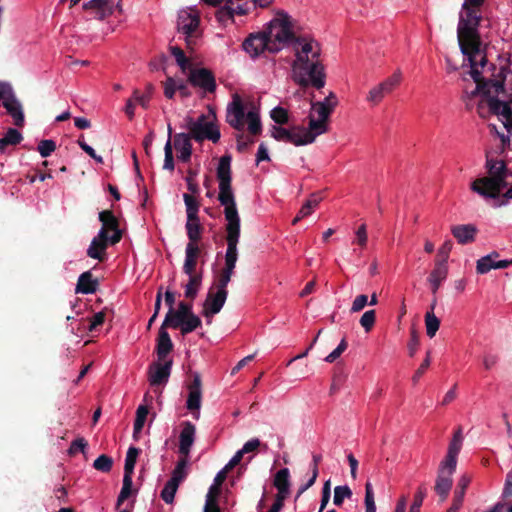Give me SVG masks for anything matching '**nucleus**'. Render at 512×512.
Segmentation results:
<instances>
[{
    "mask_svg": "<svg viewBox=\"0 0 512 512\" xmlns=\"http://www.w3.org/2000/svg\"><path fill=\"white\" fill-rule=\"evenodd\" d=\"M23 140L22 134L15 128H8L4 137L0 138V152L4 153L7 146H16Z\"/></svg>",
    "mask_w": 512,
    "mask_h": 512,
    "instance_id": "37",
    "label": "nucleus"
},
{
    "mask_svg": "<svg viewBox=\"0 0 512 512\" xmlns=\"http://www.w3.org/2000/svg\"><path fill=\"white\" fill-rule=\"evenodd\" d=\"M249 9V2L235 5L232 1L226 0L225 4L216 11L215 17L221 25L226 26L233 21L235 15H245Z\"/></svg>",
    "mask_w": 512,
    "mask_h": 512,
    "instance_id": "17",
    "label": "nucleus"
},
{
    "mask_svg": "<svg viewBox=\"0 0 512 512\" xmlns=\"http://www.w3.org/2000/svg\"><path fill=\"white\" fill-rule=\"evenodd\" d=\"M37 150L41 157L46 158L56 150V143L52 139L41 140L38 143Z\"/></svg>",
    "mask_w": 512,
    "mask_h": 512,
    "instance_id": "55",
    "label": "nucleus"
},
{
    "mask_svg": "<svg viewBox=\"0 0 512 512\" xmlns=\"http://www.w3.org/2000/svg\"><path fill=\"white\" fill-rule=\"evenodd\" d=\"M186 128L189 135L196 142L209 140L217 143L220 140L221 133L214 114H201L196 119L188 117L186 119Z\"/></svg>",
    "mask_w": 512,
    "mask_h": 512,
    "instance_id": "8",
    "label": "nucleus"
},
{
    "mask_svg": "<svg viewBox=\"0 0 512 512\" xmlns=\"http://www.w3.org/2000/svg\"><path fill=\"white\" fill-rule=\"evenodd\" d=\"M270 117L272 118V120L275 123H277L279 125L286 124L289 121V115H288L287 109H285L281 106H277V107L273 108L270 112Z\"/></svg>",
    "mask_w": 512,
    "mask_h": 512,
    "instance_id": "54",
    "label": "nucleus"
},
{
    "mask_svg": "<svg viewBox=\"0 0 512 512\" xmlns=\"http://www.w3.org/2000/svg\"><path fill=\"white\" fill-rule=\"evenodd\" d=\"M87 447V442L84 438H78L74 441H72L68 453L70 455H75L78 452H84Z\"/></svg>",
    "mask_w": 512,
    "mask_h": 512,
    "instance_id": "63",
    "label": "nucleus"
},
{
    "mask_svg": "<svg viewBox=\"0 0 512 512\" xmlns=\"http://www.w3.org/2000/svg\"><path fill=\"white\" fill-rule=\"evenodd\" d=\"M173 349V343L166 328L161 325L157 338L156 353L159 361H165Z\"/></svg>",
    "mask_w": 512,
    "mask_h": 512,
    "instance_id": "32",
    "label": "nucleus"
},
{
    "mask_svg": "<svg viewBox=\"0 0 512 512\" xmlns=\"http://www.w3.org/2000/svg\"><path fill=\"white\" fill-rule=\"evenodd\" d=\"M200 24V14L195 8L181 10L178 14V31L186 36V43L190 47L195 44V38L198 36Z\"/></svg>",
    "mask_w": 512,
    "mask_h": 512,
    "instance_id": "12",
    "label": "nucleus"
},
{
    "mask_svg": "<svg viewBox=\"0 0 512 512\" xmlns=\"http://www.w3.org/2000/svg\"><path fill=\"white\" fill-rule=\"evenodd\" d=\"M320 198L316 195H312L301 207L297 216L293 219V224H296L302 218L309 216L314 208L318 206Z\"/></svg>",
    "mask_w": 512,
    "mask_h": 512,
    "instance_id": "42",
    "label": "nucleus"
},
{
    "mask_svg": "<svg viewBox=\"0 0 512 512\" xmlns=\"http://www.w3.org/2000/svg\"><path fill=\"white\" fill-rule=\"evenodd\" d=\"M271 136L277 141L291 143L295 146H304L312 144L315 141L307 127L304 126H294L289 129L281 126H273Z\"/></svg>",
    "mask_w": 512,
    "mask_h": 512,
    "instance_id": "10",
    "label": "nucleus"
},
{
    "mask_svg": "<svg viewBox=\"0 0 512 512\" xmlns=\"http://www.w3.org/2000/svg\"><path fill=\"white\" fill-rule=\"evenodd\" d=\"M3 107L7 113L12 117L15 126L22 127L25 123V117L21 102L17 99L15 93L7 98L3 103Z\"/></svg>",
    "mask_w": 512,
    "mask_h": 512,
    "instance_id": "26",
    "label": "nucleus"
},
{
    "mask_svg": "<svg viewBox=\"0 0 512 512\" xmlns=\"http://www.w3.org/2000/svg\"><path fill=\"white\" fill-rule=\"evenodd\" d=\"M365 512H376V504L372 483L367 481L365 484L364 497Z\"/></svg>",
    "mask_w": 512,
    "mask_h": 512,
    "instance_id": "49",
    "label": "nucleus"
},
{
    "mask_svg": "<svg viewBox=\"0 0 512 512\" xmlns=\"http://www.w3.org/2000/svg\"><path fill=\"white\" fill-rule=\"evenodd\" d=\"M260 446L263 447L264 450H267V444H261V441L258 438H252L248 440L243 447L239 450L243 455L248 453L255 452Z\"/></svg>",
    "mask_w": 512,
    "mask_h": 512,
    "instance_id": "56",
    "label": "nucleus"
},
{
    "mask_svg": "<svg viewBox=\"0 0 512 512\" xmlns=\"http://www.w3.org/2000/svg\"><path fill=\"white\" fill-rule=\"evenodd\" d=\"M273 485L277 489L275 498L285 501L290 494V472L288 468H282L276 472Z\"/></svg>",
    "mask_w": 512,
    "mask_h": 512,
    "instance_id": "28",
    "label": "nucleus"
},
{
    "mask_svg": "<svg viewBox=\"0 0 512 512\" xmlns=\"http://www.w3.org/2000/svg\"><path fill=\"white\" fill-rule=\"evenodd\" d=\"M226 122L237 131H243L247 124V130L252 136L262 132L259 108L254 101L243 99L238 93H234L227 104Z\"/></svg>",
    "mask_w": 512,
    "mask_h": 512,
    "instance_id": "4",
    "label": "nucleus"
},
{
    "mask_svg": "<svg viewBox=\"0 0 512 512\" xmlns=\"http://www.w3.org/2000/svg\"><path fill=\"white\" fill-rule=\"evenodd\" d=\"M448 275V265L444 261H436L433 270L431 271L428 282L430 283L433 294H436L441 284Z\"/></svg>",
    "mask_w": 512,
    "mask_h": 512,
    "instance_id": "31",
    "label": "nucleus"
},
{
    "mask_svg": "<svg viewBox=\"0 0 512 512\" xmlns=\"http://www.w3.org/2000/svg\"><path fill=\"white\" fill-rule=\"evenodd\" d=\"M196 194H189V193H184L183 194V200H184V203H185V207H186V215H187V219L189 218V220H196V218H198V213H199V208H200V203L199 201L196 199L195 197Z\"/></svg>",
    "mask_w": 512,
    "mask_h": 512,
    "instance_id": "38",
    "label": "nucleus"
},
{
    "mask_svg": "<svg viewBox=\"0 0 512 512\" xmlns=\"http://www.w3.org/2000/svg\"><path fill=\"white\" fill-rule=\"evenodd\" d=\"M465 494L462 491L454 492L453 502L447 512H458L463 504Z\"/></svg>",
    "mask_w": 512,
    "mask_h": 512,
    "instance_id": "64",
    "label": "nucleus"
},
{
    "mask_svg": "<svg viewBox=\"0 0 512 512\" xmlns=\"http://www.w3.org/2000/svg\"><path fill=\"white\" fill-rule=\"evenodd\" d=\"M431 364L430 351L427 352L424 361L421 363L419 368L416 370L414 375L412 376V382L417 384L420 378L424 375Z\"/></svg>",
    "mask_w": 512,
    "mask_h": 512,
    "instance_id": "57",
    "label": "nucleus"
},
{
    "mask_svg": "<svg viewBox=\"0 0 512 512\" xmlns=\"http://www.w3.org/2000/svg\"><path fill=\"white\" fill-rule=\"evenodd\" d=\"M463 443V435L461 429H458L448 446L447 454L444 459L440 462L441 464H445L447 466L457 467V458L461 451Z\"/></svg>",
    "mask_w": 512,
    "mask_h": 512,
    "instance_id": "27",
    "label": "nucleus"
},
{
    "mask_svg": "<svg viewBox=\"0 0 512 512\" xmlns=\"http://www.w3.org/2000/svg\"><path fill=\"white\" fill-rule=\"evenodd\" d=\"M368 304V296L365 294H360L355 297V299L352 302L350 312L351 313H357L362 311L365 306Z\"/></svg>",
    "mask_w": 512,
    "mask_h": 512,
    "instance_id": "59",
    "label": "nucleus"
},
{
    "mask_svg": "<svg viewBox=\"0 0 512 512\" xmlns=\"http://www.w3.org/2000/svg\"><path fill=\"white\" fill-rule=\"evenodd\" d=\"M199 254V246H194L193 243H187L185 248V260L183 264V272L186 275L197 274L195 270Z\"/></svg>",
    "mask_w": 512,
    "mask_h": 512,
    "instance_id": "33",
    "label": "nucleus"
},
{
    "mask_svg": "<svg viewBox=\"0 0 512 512\" xmlns=\"http://www.w3.org/2000/svg\"><path fill=\"white\" fill-rule=\"evenodd\" d=\"M220 492H221V486L212 483L211 486L209 487L207 494H206L205 503H209V504L218 503V497L220 495Z\"/></svg>",
    "mask_w": 512,
    "mask_h": 512,
    "instance_id": "60",
    "label": "nucleus"
},
{
    "mask_svg": "<svg viewBox=\"0 0 512 512\" xmlns=\"http://www.w3.org/2000/svg\"><path fill=\"white\" fill-rule=\"evenodd\" d=\"M187 276L189 279L184 287V295L186 298L194 300L201 288L203 275L202 272H199L198 274H190Z\"/></svg>",
    "mask_w": 512,
    "mask_h": 512,
    "instance_id": "35",
    "label": "nucleus"
},
{
    "mask_svg": "<svg viewBox=\"0 0 512 512\" xmlns=\"http://www.w3.org/2000/svg\"><path fill=\"white\" fill-rule=\"evenodd\" d=\"M148 413H149V410H148L147 406H145V405L138 406V408L136 410V417H135L134 425H133V437L135 440L138 439V435L141 433V431L144 427Z\"/></svg>",
    "mask_w": 512,
    "mask_h": 512,
    "instance_id": "41",
    "label": "nucleus"
},
{
    "mask_svg": "<svg viewBox=\"0 0 512 512\" xmlns=\"http://www.w3.org/2000/svg\"><path fill=\"white\" fill-rule=\"evenodd\" d=\"M338 105V98L335 93L330 92L322 101L312 102L308 115L307 129L313 139L328 131V120Z\"/></svg>",
    "mask_w": 512,
    "mask_h": 512,
    "instance_id": "7",
    "label": "nucleus"
},
{
    "mask_svg": "<svg viewBox=\"0 0 512 512\" xmlns=\"http://www.w3.org/2000/svg\"><path fill=\"white\" fill-rule=\"evenodd\" d=\"M172 127L168 125V139L164 147V163L163 169L173 171L175 169L174 157H173V146H172Z\"/></svg>",
    "mask_w": 512,
    "mask_h": 512,
    "instance_id": "40",
    "label": "nucleus"
},
{
    "mask_svg": "<svg viewBox=\"0 0 512 512\" xmlns=\"http://www.w3.org/2000/svg\"><path fill=\"white\" fill-rule=\"evenodd\" d=\"M152 92H153V86L151 84H148L146 86L145 93H141L139 90H134L132 97L136 103H138L139 105H141L143 108L146 109L149 106Z\"/></svg>",
    "mask_w": 512,
    "mask_h": 512,
    "instance_id": "48",
    "label": "nucleus"
},
{
    "mask_svg": "<svg viewBox=\"0 0 512 512\" xmlns=\"http://www.w3.org/2000/svg\"><path fill=\"white\" fill-rule=\"evenodd\" d=\"M132 485V476L124 475L122 488L117 498V507H120L122 503L131 495Z\"/></svg>",
    "mask_w": 512,
    "mask_h": 512,
    "instance_id": "46",
    "label": "nucleus"
},
{
    "mask_svg": "<svg viewBox=\"0 0 512 512\" xmlns=\"http://www.w3.org/2000/svg\"><path fill=\"white\" fill-rule=\"evenodd\" d=\"M477 227L474 224H459L451 227V233L461 245L471 243L475 240Z\"/></svg>",
    "mask_w": 512,
    "mask_h": 512,
    "instance_id": "29",
    "label": "nucleus"
},
{
    "mask_svg": "<svg viewBox=\"0 0 512 512\" xmlns=\"http://www.w3.org/2000/svg\"><path fill=\"white\" fill-rule=\"evenodd\" d=\"M170 52L174 56L176 63L185 72L190 67V61L186 57L184 51L177 46H170Z\"/></svg>",
    "mask_w": 512,
    "mask_h": 512,
    "instance_id": "51",
    "label": "nucleus"
},
{
    "mask_svg": "<svg viewBox=\"0 0 512 512\" xmlns=\"http://www.w3.org/2000/svg\"><path fill=\"white\" fill-rule=\"evenodd\" d=\"M269 41V53L275 54L288 46H292L297 36L293 32L291 17L286 13H280L273 18L264 30Z\"/></svg>",
    "mask_w": 512,
    "mask_h": 512,
    "instance_id": "6",
    "label": "nucleus"
},
{
    "mask_svg": "<svg viewBox=\"0 0 512 512\" xmlns=\"http://www.w3.org/2000/svg\"><path fill=\"white\" fill-rule=\"evenodd\" d=\"M376 322V312L375 310H367L361 316L359 323L365 330V332H370L374 327Z\"/></svg>",
    "mask_w": 512,
    "mask_h": 512,
    "instance_id": "53",
    "label": "nucleus"
},
{
    "mask_svg": "<svg viewBox=\"0 0 512 512\" xmlns=\"http://www.w3.org/2000/svg\"><path fill=\"white\" fill-rule=\"evenodd\" d=\"M179 434L178 452L181 456L189 458L192 446L196 439V427L190 421H184Z\"/></svg>",
    "mask_w": 512,
    "mask_h": 512,
    "instance_id": "21",
    "label": "nucleus"
},
{
    "mask_svg": "<svg viewBox=\"0 0 512 512\" xmlns=\"http://www.w3.org/2000/svg\"><path fill=\"white\" fill-rule=\"evenodd\" d=\"M99 220L102 227L99 231H104V237H108L111 245L120 242L122 238V231L119 229L118 219L112 211L104 210L99 213Z\"/></svg>",
    "mask_w": 512,
    "mask_h": 512,
    "instance_id": "15",
    "label": "nucleus"
},
{
    "mask_svg": "<svg viewBox=\"0 0 512 512\" xmlns=\"http://www.w3.org/2000/svg\"><path fill=\"white\" fill-rule=\"evenodd\" d=\"M109 245H111L110 240L108 237H104V231H99L92 239L87 249V255L92 259L103 262L107 258L106 250Z\"/></svg>",
    "mask_w": 512,
    "mask_h": 512,
    "instance_id": "23",
    "label": "nucleus"
},
{
    "mask_svg": "<svg viewBox=\"0 0 512 512\" xmlns=\"http://www.w3.org/2000/svg\"><path fill=\"white\" fill-rule=\"evenodd\" d=\"M401 81L402 73L400 70H396L390 76L372 86L366 94L365 101L370 107L378 106L386 96L398 88Z\"/></svg>",
    "mask_w": 512,
    "mask_h": 512,
    "instance_id": "9",
    "label": "nucleus"
},
{
    "mask_svg": "<svg viewBox=\"0 0 512 512\" xmlns=\"http://www.w3.org/2000/svg\"><path fill=\"white\" fill-rule=\"evenodd\" d=\"M489 109L496 114L508 132L512 130V109L506 101L495 97L489 99Z\"/></svg>",
    "mask_w": 512,
    "mask_h": 512,
    "instance_id": "22",
    "label": "nucleus"
},
{
    "mask_svg": "<svg viewBox=\"0 0 512 512\" xmlns=\"http://www.w3.org/2000/svg\"><path fill=\"white\" fill-rule=\"evenodd\" d=\"M140 449L134 446L129 447L124 464V475L132 476Z\"/></svg>",
    "mask_w": 512,
    "mask_h": 512,
    "instance_id": "43",
    "label": "nucleus"
},
{
    "mask_svg": "<svg viewBox=\"0 0 512 512\" xmlns=\"http://www.w3.org/2000/svg\"><path fill=\"white\" fill-rule=\"evenodd\" d=\"M425 326L427 336L433 338L440 327V320L433 311H427L425 314Z\"/></svg>",
    "mask_w": 512,
    "mask_h": 512,
    "instance_id": "45",
    "label": "nucleus"
},
{
    "mask_svg": "<svg viewBox=\"0 0 512 512\" xmlns=\"http://www.w3.org/2000/svg\"><path fill=\"white\" fill-rule=\"evenodd\" d=\"M98 282L93 278L90 271L82 273L76 285V292L82 294H92L97 290Z\"/></svg>",
    "mask_w": 512,
    "mask_h": 512,
    "instance_id": "34",
    "label": "nucleus"
},
{
    "mask_svg": "<svg viewBox=\"0 0 512 512\" xmlns=\"http://www.w3.org/2000/svg\"><path fill=\"white\" fill-rule=\"evenodd\" d=\"M455 471L456 467L439 464L434 489L441 501H445L450 493Z\"/></svg>",
    "mask_w": 512,
    "mask_h": 512,
    "instance_id": "14",
    "label": "nucleus"
},
{
    "mask_svg": "<svg viewBox=\"0 0 512 512\" xmlns=\"http://www.w3.org/2000/svg\"><path fill=\"white\" fill-rule=\"evenodd\" d=\"M201 379L198 374L194 376L192 384L189 386V393L186 401V407L189 411H196L194 415L195 419H198L200 416V407H201Z\"/></svg>",
    "mask_w": 512,
    "mask_h": 512,
    "instance_id": "24",
    "label": "nucleus"
},
{
    "mask_svg": "<svg viewBox=\"0 0 512 512\" xmlns=\"http://www.w3.org/2000/svg\"><path fill=\"white\" fill-rule=\"evenodd\" d=\"M488 176L475 179L470 189L482 198L492 197L507 187V168L502 160L487 159Z\"/></svg>",
    "mask_w": 512,
    "mask_h": 512,
    "instance_id": "5",
    "label": "nucleus"
},
{
    "mask_svg": "<svg viewBox=\"0 0 512 512\" xmlns=\"http://www.w3.org/2000/svg\"><path fill=\"white\" fill-rule=\"evenodd\" d=\"M189 458L182 456V458L177 462L174 470L172 471V476L170 480L180 484L187 476V466H188Z\"/></svg>",
    "mask_w": 512,
    "mask_h": 512,
    "instance_id": "44",
    "label": "nucleus"
},
{
    "mask_svg": "<svg viewBox=\"0 0 512 512\" xmlns=\"http://www.w3.org/2000/svg\"><path fill=\"white\" fill-rule=\"evenodd\" d=\"M352 497V491L347 485H340L334 488L333 503L336 506H341L345 499Z\"/></svg>",
    "mask_w": 512,
    "mask_h": 512,
    "instance_id": "50",
    "label": "nucleus"
},
{
    "mask_svg": "<svg viewBox=\"0 0 512 512\" xmlns=\"http://www.w3.org/2000/svg\"><path fill=\"white\" fill-rule=\"evenodd\" d=\"M192 137L188 133H177L173 138L172 146L177 152V158L182 162H188L192 154Z\"/></svg>",
    "mask_w": 512,
    "mask_h": 512,
    "instance_id": "25",
    "label": "nucleus"
},
{
    "mask_svg": "<svg viewBox=\"0 0 512 512\" xmlns=\"http://www.w3.org/2000/svg\"><path fill=\"white\" fill-rule=\"evenodd\" d=\"M105 321V313L100 311L94 313L91 318H89L88 330L94 331L98 326L102 325Z\"/></svg>",
    "mask_w": 512,
    "mask_h": 512,
    "instance_id": "62",
    "label": "nucleus"
},
{
    "mask_svg": "<svg viewBox=\"0 0 512 512\" xmlns=\"http://www.w3.org/2000/svg\"><path fill=\"white\" fill-rule=\"evenodd\" d=\"M113 466V460L111 457L102 454L98 456L93 463V467L101 472H109L112 469Z\"/></svg>",
    "mask_w": 512,
    "mask_h": 512,
    "instance_id": "52",
    "label": "nucleus"
},
{
    "mask_svg": "<svg viewBox=\"0 0 512 512\" xmlns=\"http://www.w3.org/2000/svg\"><path fill=\"white\" fill-rule=\"evenodd\" d=\"M188 81L192 86L201 89L204 93H214L217 87L215 76L206 68L191 69Z\"/></svg>",
    "mask_w": 512,
    "mask_h": 512,
    "instance_id": "13",
    "label": "nucleus"
},
{
    "mask_svg": "<svg viewBox=\"0 0 512 512\" xmlns=\"http://www.w3.org/2000/svg\"><path fill=\"white\" fill-rule=\"evenodd\" d=\"M226 294L217 292L210 289L207 297L203 303L202 315L207 319V323L210 324L214 315L218 314L223 308L226 299Z\"/></svg>",
    "mask_w": 512,
    "mask_h": 512,
    "instance_id": "18",
    "label": "nucleus"
},
{
    "mask_svg": "<svg viewBox=\"0 0 512 512\" xmlns=\"http://www.w3.org/2000/svg\"><path fill=\"white\" fill-rule=\"evenodd\" d=\"M177 91V81L172 78L168 77L166 81L164 82V95L168 99H172Z\"/></svg>",
    "mask_w": 512,
    "mask_h": 512,
    "instance_id": "61",
    "label": "nucleus"
},
{
    "mask_svg": "<svg viewBox=\"0 0 512 512\" xmlns=\"http://www.w3.org/2000/svg\"><path fill=\"white\" fill-rule=\"evenodd\" d=\"M505 191L498 192L497 195L492 197L483 198L486 201H490L494 208H500L507 206L512 201V186L506 187Z\"/></svg>",
    "mask_w": 512,
    "mask_h": 512,
    "instance_id": "39",
    "label": "nucleus"
},
{
    "mask_svg": "<svg viewBox=\"0 0 512 512\" xmlns=\"http://www.w3.org/2000/svg\"><path fill=\"white\" fill-rule=\"evenodd\" d=\"M294 60L291 65L294 81L300 86H325L326 74L321 61V45L311 35H300L292 41Z\"/></svg>",
    "mask_w": 512,
    "mask_h": 512,
    "instance_id": "3",
    "label": "nucleus"
},
{
    "mask_svg": "<svg viewBox=\"0 0 512 512\" xmlns=\"http://www.w3.org/2000/svg\"><path fill=\"white\" fill-rule=\"evenodd\" d=\"M481 7L464 6L459 14L457 37L462 54L470 64V74L476 83L472 94L482 90L488 95L505 94L512 101V71L507 66L488 64L485 45L479 34Z\"/></svg>",
    "mask_w": 512,
    "mask_h": 512,
    "instance_id": "1",
    "label": "nucleus"
},
{
    "mask_svg": "<svg viewBox=\"0 0 512 512\" xmlns=\"http://www.w3.org/2000/svg\"><path fill=\"white\" fill-rule=\"evenodd\" d=\"M216 176L218 180V201L224 207V216L226 224V242L225 264L211 289L228 295L227 286L234 274L236 262L238 260L237 245L240 239V216L238 214L234 192L232 189L231 176V157L222 156L219 160Z\"/></svg>",
    "mask_w": 512,
    "mask_h": 512,
    "instance_id": "2",
    "label": "nucleus"
},
{
    "mask_svg": "<svg viewBox=\"0 0 512 512\" xmlns=\"http://www.w3.org/2000/svg\"><path fill=\"white\" fill-rule=\"evenodd\" d=\"M493 257H498V253L494 252L492 254L481 257L477 261V265H476L477 273L486 274L491 269L506 268L509 264H512V260L511 261H507V260L494 261Z\"/></svg>",
    "mask_w": 512,
    "mask_h": 512,
    "instance_id": "30",
    "label": "nucleus"
},
{
    "mask_svg": "<svg viewBox=\"0 0 512 512\" xmlns=\"http://www.w3.org/2000/svg\"><path fill=\"white\" fill-rule=\"evenodd\" d=\"M242 47L252 58L269 52V41L264 31L250 34L243 42Z\"/></svg>",
    "mask_w": 512,
    "mask_h": 512,
    "instance_id": "20",
    "label": "nucleus"
},
{
    "mask_svg": "<svg viewBox=\"0 0 512 512\" xmlns=\"http://www.w3.org/2000/svg\"><path fill=\"white\" fill-rule=\"evenodd\" d=\"M185 228L187 237L189 239L188 243H193L194 246H198L197 242L200 240L202 233V226L199 217L196 218V220H189L188 218L185 224Z\"/></svg>",
    "mask_w": 512,
    "mask_h": 512,
    "instance_id": "36",
    "label": "nucleus"
},
{
    "mask_svg": "<svg viewBox=\"0 0 512 512\" xmlns=\"http://www.w3.org/2000/svg\"><path fill=\"white\" fill-rule=\"evenodd\" d=\"M178 487L179 484L170 479L166 482L164 488L161 491V498L165 503L171 504L174 501Z\"/></svg>",
    "mask_w": 512,
    "mask_h": 512,
    "instance_id": "47",
    "label": "nucleus"
},
{
    "mask_svg": "<svg viewBox=\"0 0 512 512\" xmlns=\"http://www.w3.org/2000/svg\"><path fill=\"white\" fill-rule=\"evenodd\" d=\"M83 9L98 20L106 19L114 13L115 9L122 12L120 3L114 4L113 0H89L83 4Z\"/></svg>",
    "mask_w": 512,
    "mask_h": 512,
    "instance_id": "16",
    "label": "nucleus"
},
{
    "mask_svg": "<svg viewBox=\"0 0 512 512\" xmlns=\"http://www.w3.org/2000/svg\"><path fill=\"white\" fill-rule=\"evenodd\" d=\"M202 321L197 315L187 316L177 309H169L162 323L163 327L180 329L182 335H187L201 327Z\"/></svg>",
    "mask_w": 512,
    "mask_h": 512,
    "instance_id": "11",
    "label": "nucleus"
},
{
    "mask_svg": "<svg viewBox=\"0 0 512 512\" xmlns=\"http://www.w3.org/2000/svg\"><path fill=\"white\" fill-rule=\"evenodd\" d=\"M347 349V342L345 338H343L338 346L325 357V361L328 363H333L336 359L340 357V355Z\"/></svg>",
    "mask_w": 512,
    "mask_h": 512,
    "instance_id": "58",
    "label": "nucleus"
},
{
    "mask_svg": "<svg viewBox=\"0 0 512 512\" xmlns=\"http://www.w3.org/2000/svg\"><path fill=\"white\" fill-rule=\"evenodd\" d=\"M173 361L172 359L159 361L150 365L148 370V380L151 386L164 385L168 382Z\"/></svg>",
    "mask_w": 512,
    "mask_h": 512,
    "instance_id": "19",
    "label": "nucleus"
}]
</instances>
